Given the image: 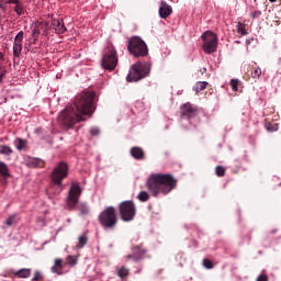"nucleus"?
Segmentation results:
<instances>
[{"instance_id":"obj_1","label":"nucleus","mask_w":281,"mask_h":281,"mask_svg":"<svg viewBox=\"0 0 281 281\" xmlns=\"http://www.w3.org/2000/svg\"><path fill=\"white\" fill-rule=\"evenodd\" d=\"M93 98H95V93L82 92L74 104L60 112L58 116L59 124L69 128L74 126V124L82 122L85 120L82 115H92L94 111Z\"/></svg>"},{"instance_id":"obj_2","label":"nucleus","mask_w":281,"mask_h":281,"mask_svg":"<svg viewBox=\"0 0 281 281\" xmlns=\"http://www.w3.org/2000/svg\"><path fill=\"white\" fill-rule=\"evenodd\" d=\"M146 188L154 196L170 194L177 188V179L168 173H151L146 181Z\"/></svg>"},{"instance_id":"obj_3","label":"nucleus","mask_w":281,"mask_h":281,"mask_svg":"<svg viewBox=\"0 0 281 281\" xmlns=\"http://www.w3.org/2000/svg\"><path fill=\"white\" fill-rule=\"evenodd\" d=\"M150 74V63H136L126 77L127 82H138Z\"/></svg>"},{"instance_id":"obj_4","label":"nucleus","mask_w":281,"mask_h":281,"mask_svg":"<svg viewBox=\"0 0 281 281\" xmlns=\"http://www.w3.org/2000/svg\"><path fill=\"white\" fill-rule=\"evenodd\" d=\"M98 221L104 229H113V227L117 225V212L115 211V207H105L99 214Z\"/></svg>"},{"instance_id":"obj_5","label":"nucleus","mask_w":281,"mask_h":281,"mask_svg":"<svg viewBox=\"0 0 281 281\" xmlns=\"http://www.w3.org/2000/svg\"><path fill=\"white\" fill-rule=\"evenodd\" d=\"M127 49L136 58L148 56V46L146 42L138 36H134L130 40Z\"/></svg>"},{"instance_id":"obj_6","label":"nucleus","mask_w":281,"mask_h":281,"mask_svg":"<svg viewBox=\"0 0 281 281\" xmlns=\"http://www.w3.org/2000/svg\"><path fill=\"white\" fill-rule=\"evenodd\" d=\"M203 49L205 54H214L218 47V36L212 31H206L202 34Z\"/></svg>"},{"instance_id":"obj_7","label":"nucleus","mask_w":281,"mask_h":281,"mask_svg":"<svg viewBox=\"0 0 281 281\" xmlns=\"http://www.w3.org/2000/svg\"><path fill=\"white\" fill-rule=\"evenodd\" d=\"M69 176V166L66 162H59L52 172V181L55 186H63V179Z\"/></svg>"},{"instance_id":"obj_8","label":"nucleus","mask_w":281,"mask_h":281,"mask_svg":"<svg viewBox=\"0 0 281 281\" xmlns=\"http://www.w3.org/2000/svg\"><path fill=\"white\" fill-rule=\"evenodd\" d=\"M120 214L122 221L128 223L135 218V214H137V209L135 207V203L133 201H124L119 205Z\"/></svg>"},{"instance_id":"obj_9","label":"nucleus","mask_w":281,"mask_h":281,"mask_svg":"<svg viewBox=\"0 0 281 281\" xmlns=\"http://www.w3.org/2000/svg\"><path fill=\"white\" fill-rule=\"evenodd\" d=\"M82 194V188H80V184L74 182L70 186L68 196L66 200L67 207L70 210H74L78 205V201H80V195Z\"/></svg>"},{"instance_id":"obj_10","label":"nucleus","mask_w":281,"mask_h":281,"mask_svg":"<svg viewBox=\"0 0 281 281\" xmlns=\"http://www.w3.org/2000/svg\"><path fill=\"white\" fill-rule=\"evenodd\" d=\"M49 32V22L47 21H37L33 24V30H32V38L30 40V43L33 45L38 41V37L41 34L43 36H47Z\"/></svg>"},{"instance_id":"obj_11","label":"nucleus","mask_w":281,"mask_h":281,"mask_svg":"<svg viewBox=\"0 0 281 281\" xmlns=\"http://www.w3.org/2000/svg\"><path fill=\"white\" fill-rule=\"evenodd\" d=\"M8 5H14L13 12H15L18 16H23L26 12L25 4L21 0H0V10H2V12L8 10Z\"/></svg>"},{"instance_id":"obj_12","label":"nucleus","mask_w":281,"mask_h":281,"mask_svg":"<svg viewBox=\"0 0 281 281\" xmlns=\"http://www.w3.org/2000/svg\"><path fill=\"white\" fill-rule=\"evenodd\" d=\"M102 67L108 69V71H113L117 67V52L110 48L102 58Z\"/></svg>"},{"instance_id":"obj_13","label":"nucleus","mask_w":281,"mask_h":281,"mask_svg":"<svg viewBox=\"0 0 281 281\" xmlns=\"http://www.w3.org/2000/svg\"><path fill=\"white\" fill-rule=\"evenodd\" d=\"M24 32L20 31L13 42V56L14 58H19L21 56V53L23 52V38H24Z\"/></svg>"},{"instance_id":"obj_14","label":"nucleus","mask_w":281,"mask_h":281,"mask_svg":"<svg viewBox=\"0 0 281 281\" xmlns=\"http://www.w3.org/2000/svg\"><path fill=\"white\" fill-rule=\"evenodd\" d=\"M24 32L20 31L13 42V56L14 58H19L21 56V53L23 52V38H24Z\"/></svg>"},{"instance_id":"obj_15","label":"nucleus","mask_w":281,"mask_h":281,"mask_svg":"<svg viewBox=\"0 0 281 281\" xmlns=\"http://www.w3.org/2000/svg\"><path fill=\"white\" fill-rule=\"evenodd\" d=\"M146 256V250L139 248V247H134L133 248V254L125 256V260H134V262H137V260H142Z\"/></svg>"},{"instance_id":"obj_16","label":"nucleus","mask_w":281,"mask_h":281,"mask_svg":"<svg viewBox=\"0 0 281 281\" xmlns=\"http://www.w3.org/2000/svg\"><path fill=\"white\" fill-rule=\"evenodd\" d=\"M67 263L63 262V259H55L54 266L50 268L52 273H56L57 276H63V273H67L65 267Z\"/></svg>"},{"instance_id":"obj_17","label":"nucleus","mask_w":281,"mask_h":281,"mask_svg":"<svg viewBox=\"0 0 281 281\" xmlns=\"http://www.w3.org/2000/svg\"><path fill=\"white\" fill-rule=\"evenodd\" d=\"M172 14V7L167 4L166 1L160 2L159 16L160 19H168Z\"/></svg>"},{"instance_id":"obj_18","label":"nucleus","mask_w":281,"mask_h":281,"mask_svg":"<svg viewBox=\"0 0 281 281\" xmlns=\"http://www.w3.org/2000/svg\"><path fill=\"white\" fill-rule=\"evenodd\" d=\"M181 114L184 115L186 117H192L196 115V109L192 106V104L186 103L184 105L181 106Z\"/></svg>"},{"instance_id":"obj_19","label":"nucleus","mask_w":281,"mask_h":281,"mask_svg":"<svg viewBox=\"0 0 281 281\" xmlns=\"http://www.w3.org/2000/svg\"><path fill=\"white\" fill-rule=\"evenodd\" d=\"M25 166H27L29 168H38L43 166V160L41 158L26 157Z\"/></svg>"},{"instance_id":"obj_20","label":"nucleus","mask_w":281,"mask_h":281,"mask_svg":"<svg viewBox=\"0 0 281 281\" xmlns=\"http://www.w3.org/2000/svg\"><path fill=\"white\" fill-rule=\"evenodd\" d=\"M52 25L56 32V34H65L67 29L65 27V24L60 22L58 19H53Z\"/></svg>"},{"instance_id":"obj_21","label":"nucleus","mask_w":281,"mask_h":281,"mask_svg":"<svg viewBox=\"0 0 281 281\" xmlns=\"http://www.w3.org/2000/svg\"><path fill=\"white\" fill-rule=\"evenodd\" d=\"M13 276H15V278H30V276H32V269H27V268H22L18 271L13 272Z\"/></svg>"},{"instance_id":"obj_22","label":"nucleus","mask_w":281,"mask_h":281,"mask_svg":"<svg viewBox=\"0 0 281 281\" xmlns=\"http://www.w3.org/2000/svg\"><path fill=\"white\" fill-rule=\"evenodd\" d=\"M131 155L134 159H144V149L140 147H133L131 149Z\"/></svg>"},{"instance_id":"obj_23","label":"nucleus","mask_w":281,"mask_h":281,"mask_svg":"<svg viewBox=\"0 0 281 281\" xmlns=\"http://www.w3.org/2000/svg\"><path fill=\"white\" fill-rule=\"evenodd\" d=\"M204 89H207V81H198L193 86V91H195V93H201V91H204Z\"/></svg>"},{"instance_id":"obj_24","label":"nucleus","mask_w":281,"mask_h":281,"mask_svg":"<svg viewBox=\"0 0 281 281\" xmlns=\"http://www.w3.org/2000/svg\"><path fill=\"white\" fill-rule=\"evenodd\" d=\"M0 175L4 179H8L10 177V170L8 169V165L5 162L0 161Z\"/></svg>"},{"instance_id":"obj_25","label":"nucleus","mask_w":281,"mask_h":281,"mask_svg":"<svg viewBox=\"0 0 281 281\" xmlns=\"http://www.w3.org/2000/svg\"><path fill=\"white\" fill-rule=\"evenodd\" d=\"M131 271L128 270V268L126 267H121L120 269H117L116 274L119 276V278H121L122 280H124V278H127L128 273Z\"/></svg>"},{"instance_id":"obj_26","label":"nucleus","mask_w":281,"mask_h":281,"mask_svg":"<svg viewBox=\"0 0 281 281\" xmlns=\"http://www.w3.org/2000/svg\"><path fill=\"white\" fill-rule=\"evenodd\" d=\"M66 265H69V267H76L78 265V256L69 255L66 258Z\"/></svg>"},{"instance_id":"obj_27","label":"nucleus","mask_w":281,"mask_h":281,"mask_svg":"<svg viewBox=\"0 0 281 281\" xmlns=\"http://www.w3.org/2000/svg\"><path fill=\"white\" fill-rule=\"evenodd\" d=\"M15 148L18 150H23V148H25V146H27V142L23 138H18L15 142Z\"/></svg>"},{"instance_id":"obj_28","label":"nucleus","mask_w":281,"mask_h":281,"mask_svg":"<svg viewBox=\"0 0 281 281\" xmlns=\"http://www.w3.org/2000/svg\"><path fill=\"white\" fill-rule=\"evenodd\" d=\"M260 76H262V69L260 67H255L251 71V78H254V80H260Z\"/></svg>"},{"instance_id":"obj_29","label":"nucleus","mask_w":281,"mask_h":281,"mask_svg":"<svg viewBox=\"0 0 281 281\" xmlns=\"http://www.w3.org/2000/svg\"><path fill=\"white\" fill-rule=\"evenodd\" d=\"M237 32L241 36H247V29L245 27V24H243V22L237 23Z\"/></svg>"},{"instance_id":"obj_30","label":"nucleus","mask_w":281,"mask_h":281,"mask_svg":"<svg viewBox=\"0 0 281 281\" xmlns=\"http://www.w3.org/2000/svg\"><path fill=\"white\" fill-rule=\"evenodd\" d=\"M138 201H140L142 203H145V201H148V199H150V195H148V192L146 191H140L137 195Z\"/></svg>"},{"instance_id":"obj_31","label":"nucleus","mask_w":281,"mask_h":281,"mask_svg":"<svg viewBox=\"0 0 281 281\" xmlns=\"http://www.w3.org/2000/svg\"><path fill=\"white\" fill-rule=\"evenodd\" d=\"M12 154V148H10V146L8 145H3L0 148V155H7L10 156Z\"/></svg>"},{"instance_id":"obj_32","label":"nucleus","mask_w":281,"mask_h":281,"mask_svg":"<svg viewBox=\"0 0 281 281\" xmlns=\"http://www.w3.org/2000/svg\"><path fill=\"white\" fill-rule=\"evenodd\" d=\"M78 210L81 214H87L89 212V205H87L85 202H81L78 205Z\"/></svg>"},{"instance_id":"obj_33","label":"nucleus","mask_w":281,"mask_h":281,"mask_svg":"<svg viewBox=\"0 0 281 281\" xmlns=\"http://www.w3.org/2000/svg\"><path fill=\"white\" fill-rule=\"evenodd\" d=\"M16 223V215H11L5 220V225L12 227Z\"/></svg>"},{"instance_id":"obj_34","label":"nucleus","mask_w":281,"mask_h":281,"mask_svg":"<svg viewBox=\"0 0 281 281\" xmlns=\"http://www.w3.org/2000/svg\"><path fill=\"white\" fill-rule=\"evenodd\" d=\"M78 244H79L80 249H82V247H85L87 245V235L86 234L79 236Z\"/></svg>"},{"instance_id":"obj_35","label":"nucleus","mask_w":281,"mask_h":281,"mask_svg":"<svg viewBox=\"0 0 281 281\" xmlns=\"http://www.w3.org/2000/svg\"><path fill=\"white\" fill-rule=\"evenodd\" d=\"M266 128H267V131H269L270 133H276V131H278L279 126H278V124L267 123V124H266Z\"/></svg>"},{"instance_id":"obj_36","label":"nucleus","mask_w":281,"mask_h":281,"mask_svg":"<svg viewBox=\"0 0 281 281\" xmlns=\"http://www.w3.org/2000/svg\"><path fill=\"white\" fill-rule=\"evenodd\" d=\"M5 74H8L5 66H0V83L3 82V78H5Z\"/></svg>"},{"instance_id":"obj_37","label":"nucleus","mask_w":281,"mask_h":281,"mask_svg":"<svg viewBox=\"0 0 281 281\" xmlns=\"http://www.w3.org/2000/svg\"><path fill=\"white\" fill-rule=\"evenodd\" d=\"M239 80L238 79H232L231 80V87L233 89V91H238V85H239Z\"/></svg>"},{"instance_id":"obj_38","label":"nucleus","mask_w":281,"mask_h":281,"mask_svg":"<svg viewBox=\"0 0 281 281\" xmlns=\"http://www.w3.org/2000/svg\"><path fill=\"white\" fill-rule=\"evenodd\" d=\"M203 267H205V269H214V265L212 263V260H210V259L203 260Z\"/></svg>"},{"instance_id":"obj_39","label":"nucleus","mask_w":281,"mask_h":281,"mask_svg":"<svg viewBox=\"0 0 281 281\" xmlns=\"http://www.w3.org/2000/svg\"><path fill=\"white\" fill-rule=\"evenodd\" d=\"M216 175L217 177H225V168L217 166L216 167Z\"/></svg>"},{"instance_id":"obj_40","label":"nucleus","mask_w":281,"mask_h":281,"mask_svg":"<svg viewBox=\"0 0 281 281\" xmlns=\"http://www.w3.org/2000/svg\"><path fill=\"white\" fill-rule=\"evenodd\" d=\"M43 280V274L41 271H35L34 277L32 278V281H41Z\"/></svg>"},{"instance_id":"obj_41","label":"nucleus","mask_w":281,"mask_h":281,"mask_svg":"<svg viewBox=\"0 0 281 281\" xmlns=\"http://www.w3.org/2000/svg\"><path fill=\"white\" fill-rule=\"evenodd\" d=\"M256 281H269V277L265 273H261L257 277Z\"/></svg>"},{"instance_id":"obj_42","label":"nucleus","mask_w":281,"mask_h":281,"mask_svg":"<svg viewBox=\"0 0 281 281\" xmlns=\"http://www.w3.org/2000/svg\"><path fill=\"white\" fill-rule=\"evenodd\" d=\"M90 134H91V135H100V130H99L98 127H92V128L90 130Z\"/></svg>"},{"instance_id":"obj_43","label":"nucleus","mask_w":281,"mask_h":281,"mask_svg":"<svg viewBox=\"0 0 281 281\" xmlns=\"http://www.w3.org/2000/svg\"><path fill=\"white\" fill-rule=\"evenodd\" d=\"M261 14H262V12L255 11V12L251 13V16H252V19H258Z\"/></svg>"},{"instance_id":"obj_44","label":"nucleus","mask_w":281,"mask_h":281,"mask_svg":"<svg viewBox=\"0 0 281 281\" xmlns=\"http://www.w3.org/2000/svg\"><path fill=\"white\" fill-rule=\"evenodd\" d=\"M3 60H5V55H3L2 52H0V64L3 63Z\"/></svg>"},{"instance_id":"obj_45","label":"nucleus","mask_w":281,"mask_h":281,"mask_svg":"<svg viewBox=\"0 0 281 281\" xmlns=\"http://www.w3.org/2000/svg\"><path fill=\"white\" fill-rule=\"evenodd\" d=\"M278 0H269L270 3H276Z\"/></svg>"},{"instance_id":"obj_46","label":"nucleus","mask_w":281,"mask_h":281,"mask_svg":"<svg viewBox=\"0 0 281 281\" xmlns=\"http://www.w3.org/2000/svg\"><path fill=\"white\" fill-rule=\"evenodd\" d=\"M202 71H207V69H206V68H203Z\"/></svg>"}]
</instances>
